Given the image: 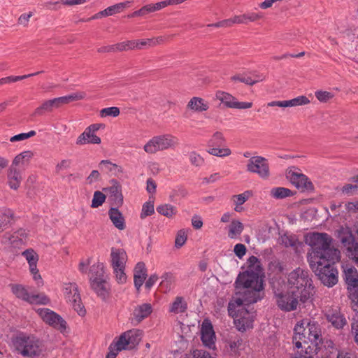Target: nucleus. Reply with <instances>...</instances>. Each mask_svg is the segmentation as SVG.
I'll return each mask as SVG.
<instances>
[{
	"mask_svg": "<svg viewBox=\"0 0 358 358\" xmlns=\"http://www.w3.org/2000/svg\"><path fill=\"white\" fill-rule=\"evenodd\" d=\"M247 269L241 273L235 282V296L229 303L228 312L235 315L236 306L256 303L262 298L263 271L258 258L251 256Z\"/></svg>",
	"mask_w": 358,
	"mask_h": 358,
	"instance_id": "1",
	"label": "nucleus"
},
{
	"mask_svg": "<svg viewBox=\"0 0 358 358\" xmlns=\"http://www.w3.org/2000/svg\"><path fill=\"white\" fill-rule=\"evenodd\" d=\"M306 243L311 248L307 256L310 266L324 260L338 262L340 259V251L331 246L332 238L326 233L316 232L306 236Z\"/></svg>",
	"mask_w": 358,
	"mask_h": 358,
	"instance_id": "2",
	"label": "nucleus"
},
{
	"mask_svg": "<svg viewBox=\"0 0 358 358\" xmlns=\"http://www.w3.org/2000/svg\"><path fill=\"white\" fill-rule=\"evenodd\" d=\"M288 289L301 295V303L306 302L313 294V286L308 270L296 268L288 275Z\"/></svg>",
	"mask_w": 358,
	"mask_h": 358,
	"instance_id": "3",
	"label": "nucleus"
},
{
	"mask_svg": "<svg viewBox=\"0 0 358 358\" xmlns=\"http://www.w3.org/2000/svg\"><path fill=\"white\" fill-rule=\"evenodd\" d=\"M17 352L24 357H38L43 351L41 341L34 336L20 334L13 341Z\"/></svg>",
	"mask_w": 358,
	"mask_h": 358,
	"instance_id": "4",
	"label": "nucleus"
},
{
	"mask_svg": "<svg viewBox=\"0 0 358 358\" xmlns=\"http://www.w3.org/2000/svg\"><path fill=\"white\" fill-rule=\"evenodd\" d=\"M310 266L321 282L327 287H333L338 282V271L334 267L336 262L324 260Z\"/></svg>",
	"mask_w": 358,
	"mask_h": 358,
	"instance_id": "5",
	"label": "nucleus"
},
{
	"mask_svg": "<svg viewBox=\"0 0 358 358\" xmlns=\"http://www.w3.org/2000/svg\"><path fill=\"white\" fill-rule=\"evenodd\" d=\"M274 299L278 307L285 312L296 310L299 302H301V295L288 288L287 290H275Z\"/></svg>",
	"mask_w": 358,
	"mask_h": 358,
	"instance_id": "6",
	"label": "nucleus"
},
{
	"mask_svg": "<svg viewBox=\"0 0 358 358\" xmlns=\"http://www.w3.org/2000/svg\"><path fill=\"white\" fill-rule=\"evenodd\" d=\"M13 293L18 298L31 304H48L50 301L48 296L44 294L29 293L28 289L21 285H15L12 286Z\"/></svg>",
	"mask_w": 358,
	"mask_h": 358,
	"instance_id": "7",
	"label": "nucleus"
},
{
	"mask_svg": "<svg viewBox=\"0 0 358 358\" xmlns=\"http://www.w3.org/2000/svg\"><path fill=\"white\" fill-rule=\"evenodd\" d=\"M64 292L66 300L78 314L80 316L85 315L86 311L81 302L78 285L76 283H66L64 286Z\"/></svg>",
	"mask_w": 358,
	"mask_h": 358,
	"instance_id": "8",
	"label": "nucleus"
},
{
	"mask_svg": "<svg viewBox=\"0 0 358 358\" xmlns=\"http://www.w3.org/2000/svg\"><path fill=\"white\" fill-rule=\"evenodd\" d=\"M247 171L257 174L262 179H267L270 176L268 159L262 156H254L248 160Z\"/></svg>",
	"mask_w": 358,
	"mask_h": 358,
	"instance_id": "9",
	"label": "nucleus"
},
{
	"mask_svg": "<svg viewBox=\"0 0 358 358\" xmlns=\"http://www.w3.org/2000/svg\"><path fill=\"white\" fill-rule=\"evenodd\" d=\"M343 272L349 298L352 301H358V271L355 267L350 266L344 269Z\"/></svg>",
	"mask_w": 358,
	"mask_h": 358,
	"instance_id": "10",
	"label": "nucleus"
},
{
	"mask_svg": "<svg viewBox=\"0 0 358 358\" xmlns=\"http://www.w3.org/2000/svg\"><path fill=\"white\" fill-rule=\"evenodd\" d=\"M38 313L45 323L61 331L66 329V322L60 315L54 311L48 308H40L38 310Z\"/></svg>",
	"mask_w": 358,
	"mask_h": 358,
	"instance_id": "11",
	"label": "nucleus"
},
{
	"mask_svg": "<svg viewBox=\"0 0 358 358\" xmlns=\"http://www.w3.org/2000/svg\"><path fill=\"white\" fill-rule=\"evenodd\" d=\"M324 317L328 322L337 329H343L348 323L344 315L337 306L326 308Z\"/></svg>",
	"mask_w": 358,
	"mask_h": 358,
	"instance_id": "12",
	"label": "nucleus"
},
{
	"mask_svg": "<svg viewBox=\"0 0 358 358\" xmlns=\"http://www.w3.org/2000/svg\"><path fill=\"white\" fill-rule=\"evenodd\" d=\"M287 178L299 189H308L312 187L308 178L296 167H292L287 171Z\"/></svg>",
	"mask_w": 358,
	"mask_h": 358,
	"instance_id": "13",
	"label": "nucleus"
},
{
	"mask_svg": "<svg viewBox=\"0 0 358 358\" xmlns=\"http://www.w3.org/2000/svg\"><path fill=\"white\" fill-rule=\"evenodd\" d=\"M215 97L226 107L230 108L247 109L252 106L251 102H239L231 94L223 91H217Z\"/></svg>",
	"mask_w": 358,
	"mask_h": 358,
	"instance_id": "14",
	"label": "nucleus"
},
{
	"mask_svg": "<svg viewBox=\"0 0 358 358\" xmlns=\"http://www.w3.org/2000/svg\"><path fill=\"white\" fill-rule=\"evenodd\" d=\"M245 305H241V306H236V313L235 315L229 314V315L234 317V323L236 326V328L238 329V331H245L247 329L252 327V320L250 318V315L249 313L246 310L245 313H244L245 315H247V317L242 315V313H243V306Z\"/></svg>",
	"mask_w": 358,
	"mask_h": 358,
	"instance_id": "15",
	"label": "nucleus"
},
{
	"mask_svg": "<svg viewBox=\"0 0 358 358\" xmlns=\"http://www.w3.org/2000/svg\"><path fill=\"white\" fill-rule=\"evenodd\" d=\"M308 322V320H303L297 322L294 327V334L293 336L292 341L297 348H302V343L308 344V327H306V324Z\"/></svg>",
	"mask_w": 358,
	"mask_h": 358,
	"instance_id": "16",
	"label": "nucleus"
},
{
	"mask_svg": "<svg viewBox=\"0 0 358 358\" xmlns=\"http://www.w3.org/2000/svg\"><path fill=\"white\" fill-rule=\"evenodd\" d=\"M201 338L203 345L209 348L215 345V335L210 322L204 320L201 329Z\"/></svg>",
	"mask_w": 358,
	"mask_h": 358,
	"instance_id": "17",
	"label": "nucleus"
},
{
	"mask_svg": "<svg viewBox=\"0 0 358 358\" xmlns=\"http://www.w3.org/2000/svg\"><path fill=\"white\" fill-rule=\"evenodd\" d=\"M92 289L102 299H106L109 293V284L106 280V278L92 279L90 281Z\"/></svg>",
	"mask_w": 358,
	"mask_h": 358,
	"instance_id": "18",
	"label": "nucleus"
},
{
	"mask_svg": "<svg viewBox=\"0 0 358 358\" xmlns=\"http://www.w3.org/2000/svg\"><path fill=\"white\" fill-rule=\"evenodd\" d=\"M111 266L114 268H125L127 255L122 248H112L110 252Z\"/></svg>",
	"mask_w": 358,
	"mask_h": 358,
	"instance_id": "19",
	"label": "nucleus"
},
{
	"mask_svg": "<svg viewBox=\"0 0 358 358\" xmlns=\"http://www.w3.org/2000/svg\"><path fill=\"white\" fill-rule=\"evenodd\" d=\"M310 103L309 99L306 96H299L290 100L285 101H273L268 103V106H278V107H294L298 106H303Z\"/></svg>",
	"mask_w": 358,
	"mask_h": 358,
	"instance_id": "20",
	"label": "nucleus"
},
{
	"mask_svg": "<svg viewBox=\"0 0 358 358\" xmlns=\"http://www.w3.org/2000/svg\"><path fill=\"white\" fill-rule=\"evenodd\" d=\"M130 4V1H125L119 3H116L113 6H109L105 10L99 12L98 13L95 14L92 17L88 18L87 20H85V22H88L91 20L97 19L101 17L105 16H110L113 15H115L116 13H120L122 10H123L125 8L128 7Z\"/></svg>",
	"mask_w": 358,
	"mask_h": 358,
	"instance_id": "21",
	"label": "nucleus"
},
{
	"mask_svg": "<svg viewBox=\"0 0 358 358\" xmlns=\"http://www.w3.org/2000/svg\"><path fill=\"white\" fill-rule=\"evenodd\" d=\"M306 327H308V343L310 342L314 345H319V343L322 341L320 324L315 321L308 320Z\"/></svg>",
	"mask_w": 358,
	"mask_h": 358,
	"instance_id": "22",
	"label": "nucleus"
},
{
	"mask_svg": "<svg viewBox=\"0 0 358 358\" xmlns=\"http://www.w3.org/2000/svg\"><path fill=\"white\" fill-rule=\"evenodd\" d=\"M64 104L62 96L44 101L34 111L36 115H42L45 112H51L55 108H58Z\"/></svg>",
	"mask_w": 358,
	"mask_h": 358,
	"instance_id": "23",
	"label": "nucleus"
},
{
	"mask_svg": "<svg viewBox=\"0 0 358 358\" xmlns=\"http://www.w3.org/2000/svg\"><path fill=\"white\" fill-rule=\"evenodd\" d=\"M113 184L106 190L109 192V199L112 201L113 205L118 207L123 203V196L122 194V189L120 185L115 180H113Z\"/></svg>",
	"mask_w": 358,
	"mask_h": 358,
	"instance_id": "24",
	"label": "nucleus"
},
{
	"mask_svg": "<svg viewBox=\"0 0 358 358\" xmlns=\"http://www.w3.org/2000/svg\"><path fill=\"white\" fill-rule=\"evenodd\" d=\"M22 180L21 171L17 167L10 166L8 171V183L11 189H17Z\"/></svg>",
	"mask_w": 358,
	"mask_h": 358,
	"instance_id": "25",
	"label": "nucleus"
},
{
	"mask_svg": "<svg viewBox=\"0 0 358 358\" xmlns=\"http://www.w3.org/2000/svg\"><path fill=\"white\" fill-rule=\"evenodd\" d=\"M152 312V308L150 303H142L137 306L133 312L134 320L137 323L141 322L145 318L148 317Z\"/></svg>",
	"mask_w": 358,
	"mask_h": 358,
	"instance_id": "26",
	"label": "nucleus"
},
{
	"mask_svg": "<svg viewBox=\"0 0 358 358\" xmlns=\"http://www.w3.org/2000/svg\"><path fill=\"white\" fill-rule=\"evenodd\" d=\"M146 268L143 262H138L134 268V285L138 290L143 285L146 278Z\"/></svg>",
	"mask_w": 358,
	"mask_h": 358,
	"instance_id": "27",
	"label": "nucleus"
},
{
	"mask_svg": "<svg viewBox=\"0 0 358 358\" xmlns=\"http://www.w3.org/2000/svg\"><path fill=\"white\" fill-rule=\"evenodd\" d=\"M100 170L110 176H118L122 173L121 166L113 163L110 160H102L99 164Z\"/></svg>",
	"mask_w": 358,
	"mask_h": 358,
	"instance_id": "28",
	"label": "nucleus"
},
{
	"mask_svg": "<svg viewBox=\"0 0 358 358\" xmlns=\"http://www.w3.org/2000/svg\"><path fill=\"white\" fill-rule=\"evenodd\" d=\"M280 241L284 246L293 248L296 252H299V248L303 245V243L299 241L295 235L284 234L280 237Z\"/></svg>",
	"mask_w": 358,
	"mask_h": 358,
	"instance_id": "29",
	"label": "nucleus"
},
{
	"mask_svg": "<svg viewBox=\"0 0 358 358\" xmlns=\"http://www.w3.org/2000/svg\"><path fill=\"white\" fill-rule=\"evenodd\" d=\"M101 143V138L97 136L94 133L85 131L78 137L76 141L77 145H85L88 143L92 144H99Z\"/></svg>",
	"mask_w": 358,
	"mask_h": 358,
	"instance_id": "30",
	"label": "nucleus"
},
{
	"mask_svg": "<svg viewBox=\"0 0 358 358\" xmlns=\"http://www.w3.org/2000/svg\"><path fill=\"white\" fill-rule=\"evenodd\" d=\"M108 215L116 228L120 230H123L125 228L124 217L117 208H111L108 210Z\"/></svg>",
	"mask_w": 358,
	"mask_h": 358,
	"instance_id": "31",
	"label": "nucleus"
},
{
	"mask_svg": "<svg viewBox=\"0 0 358 358\" xmlns=\"http://www.w3.org/2000/svg\"><path fill=\"white\" fill-rule=\"evenodd\" d=\"M127 334L124 332L122 334L117 341L114 340L109 345L110 348L114 349L116 352H120L124 350H132L128 340L126 337Z\"/></svg>",
	"mask_w": 358,
	"mask_h": 358,
	"instance_id": "32",
	"label": "nucleus"
},
{
	"mask_svg": "<svg viewBox=\"0 0 358 358\" xmlns=\"http://www.w3.org/2000/svg\"><path fill=\"white\" fill-rule=\"evenodd\" d=\"M13 217V212L10 209L6 208L0 209V233L8 227Z\"/></svg>",
	"mask_w": 358,
	"mask_h": 358,
	"instance_id": "33",
	"label": "nucleus"
},
{
	"mask_svg": "<svg viewBox=\"0 0 358 358\" xmlns=\"http://www.w3.org/2000/svg\"><path fill=\"white\" fill-rule=\"evenodd\" d=\"M22 255L26 259L29 266L30 271H36L38 256L31 248L27 249L22 252Z\"/></svg>",
	"mask_w": 358,
	"mask_h": 358,
	"instance_id": "34",
	"label": "nucleus"
},
{
	"mask_svg": "<svg viewBox=\"0 0 358 358\" xmlns=\"http://www.w3.org/2000/svg\"><path fill=\"white\" fill-rule=\"evenodd\" d=\"M187 106L190 109L196 112L206 111L209 108L207 102H206L203 99L196 96L190 99Z\"/></svg>",
	"mask_w": 358,
	"mask_h": 358,
	"instance_id": "35",
	"label": "nucleus"
},
{
	"mask_svg": "<svg viewBox=\"0 0 358 358\" xmlns=\"http://www.w3.org/2000/svg\"><path fill=\"white\" fill-rule=\"evenodd\" d=\"M156 144L158 145V148H160L161 151L169 149L174 145V138L170 135H161L154 136Z\"/></svg>",
	"mask_w": 358,
	"mask_h": 358,
	"instance_id": "36",
	"label": "nucleus"
},
{
	"mask_svg": "<svg viewBox=\"0 0 358 358\" xmlns=\"http://www.w3.org/2000/svg\"><path fill=\"white\" fill-rule=\"evenodd\" d=\"M228 236L231 239L237 238L243 232L244 226L242 222L238 220H234L228 226Z\"/></svg>",
	"mask_w": 358,
	"mask_h": 358,
	"instance_id": "37",
	"label": "nucleus"
},
{
	"mask_svg": "<svg viewBox=\"0 0 358 358\" xmlns=\"http://www.w3.org/2000/svg\"><path fill=\"white\" fill-rule=\"evenodd\" d=\"M262 15L257 13L250 12L241 15H236L234 18V24H247L249 22H255L261 18Z\"/></svg>",
	"mask_w": 358,
	"mask_h": 358,
	"instance_id": "38",
	"label": "nucleus"
},
{
	"mask_svg": "<svg viewBox=\"0 0 358 358\" xmlns=\"http://www.w3.org/2000/svg\"><path fill=\"white\" fill-rule=\"evenodd\" d=\"M315 350H322L324 349L325 350L324 355L327 357H330V355L336 350L335 345L331 340L323 339L322 338V341L319 343V345H315Z\"/></svg>",
	"mask_w": 358,
	"mask_h": 358,
	"instance_id": "39",
	"label": "nucleus"
},
{
	"mask_svg": "<svg viewBox=\"0 0 358 358\" xmlns=\"http://www.w3.org/2000/svg\"><path fill=\"white\" fill-rule=\"evenodd\" d=\"M162 281L160 282V287L164 292H169L175 282V277L171 272L164 273L162 277Z\"/></svg>",
	"mask_w": 358,
	"mask_h": 358,
	"instance_id": "40",
	"label": "nucleus"
},
{
	"mask_svg": "<svg viewBox=\"0 0 358 358\" xmlns=\"http://www.w3.org/2000/svg\"><path fill=\"white\" fill-rule=\"evenodd\" d=\"M33 153L32 152L27 150L24 151L19 155H17L13 159L11 166L13 167H17L20 166H23L28 163L29 159L32 157Z\"/></svg>",
	"mask_w": 358,
	"mask_h": 358,
	"instance_id": "41",
	"label": "nucleus"
},
{
	"mask_svg": "<svg viewBox=\"0 0 358 358\" xmlns=\"http://www.w3.org/2000/svg\"><path fill=\"white\" fill-rule=\"evenodd\" d=\"M124 333L127 334L126 337L130 346L132 349L134 348L141 340V331L139 330L133 329L125 331Z\"/></svg>",
	"mask_w": 358,
	"mask_h": 358,
	"instance_id": "42",
	"label": "nucleus"
},
{
	"mask_svg": "<svg viewBox=\"0 0 358 358\" xmlns=\"http://www.w3.org/2000/svg\"><path fill=\"white\" fill-rule=\"evenodd\" d=\"M135 48L141 49L138 41H127L115 44V49L117 51H125Z\"/></svg>",
	"mask_w": 358,
	"mask_h": 358,
	"instance_id": "43",
	"label": "nucleus"
},
{
	"mask_svg": "<svg viewBox=\"0 0 358 358\" xmlns=\"http://www.w3.org/2000/svg\"><path fill=\"white\" fill-rule=\"evenodd\" d=\"M90 273L91 274V277L90 280L92 279L103 278H105L104 271H103V265L100 263L93 264L90 268Z\"/></svg>",
	"mask_w": 358,
	"mask_h": 358,
	"instance_id": "44",
	"label": "nucleus"
},
{
	"mask_svg": "<svg viewBox=\"0 0 358 358\" xmlns=\"http://www.w3.org/2000/svg\"><path fill=\"white\" fill-rule=\"evenodd\" d=\"M187 309V303L180 296H177L173 302L170 311L174 313H184Z\"/></svg>",
	"mask_w": 358,
	"mask_h": 358,
	"instance_id": "45",
	"label": "nucleus"
},
{
	"mask_svg": "<svg viewBox=\"0 0 358 358\" xmlns=\"http://www.w3.org/2000/svg\"><path fill=\"white\" fill-rule=\"evenodd\" d=\"M271 195L275 199H284L292 195L290 189L285 187H274L271 190Z\"/></svg>",
	"mask_w": 358,
	"mask_h": 358,
	"instance_id": "46",
	"label": "nucleus"
},
{
	"mask_svg": "<svg viewBox=\"0 0 358 358\" xmlns=\"http://www.w3.org/2000/svg\"><path fill=\"white\" fill-rule=\"evenodd\" d=\"M157 211L167 217H171L177 212L176 208L170 204H164L157 206Z\"/></svg>",
	"mask_w": 358,
	"mask_h": 358,
	"instance_id": "47",
	"label": "nucleus"
},
{
	"mask_svg": "<svg viewBox=\"0 0 358 358\" xmlns=\"http://www.w3.org/2000/svg\"><path fill=\"white\" fill-rule=\"evenodd\" d=\"M225 143V138L222 133L215 132L208 142V147H220Z\"/></svg>",
	"mask_w": 358,
	"mask_h": 358,
	"instance_id": "48",
	"label": "nucleus"
},
{
	"mask_svg": "<svg viewBox=\"0 0 358 358\" xmlns=\"http://www.w3.org/2000/svg\"><path fill=\"white\" fill-rule=\"evenodd\" d=\"M187 195V191L182 187H177L173 189L170 194V199L176 202L178 199L185 197Z\"/></svg>",
	"mask_w": 358,
	"mask_h": 358,
	"instance_id": "49",
	"label": "nucleus"
},
{
	"mask_svg": "<svg viewBox=\"0 0 358 358\" xmlns=\"http://www.w3.org/2000/svg\"><path fill=\"white\" fill-rule=\"evenodd\" d=\"M207 152L214 156L224 157L231 155V150L229 148H219L217 147H209Z\"/></svg>",
	"mask_w": 358,
	"mask_h": 358,
	"instance_id": "50",
	"label": "nucleus"
},
{
	"mask_svg": "<svg viewBox=\"0 0 358 358\" xmlns=\"http://www.w3.org/2000/svg\"><path fill=\"white\" fill-rule=\"evenodd\" d=\"M105 200V194L100 191H96L93 195L91 207L94 208H98L104 203Z\"/></svg>",
	"mask_w": 358,
	"mask_h": 358,
	"instance_id": "51",
	"label": "nucleus"
},
{
	"mask_svg": "<svg viewBox=\"0 0 358 358\" xmlns=\"http://www.w3.org/2000/svg\"><path fill=\"white\" fill-rule=\"evenodd\" d=\"M85 96L86 94L84 92H78L67 96H62V98L64 104H66L73 101L82 100L85 99Z\"/></svg>",
	"mask_w": 358,
	"mask_h": 358,
	"instance_id": "52",
	"label": "nucleus"
},
{
	"mask_svg": "<svg viewBox=\"0 0 358 358\" xmlns=\"http://www.w3.org/2000/svg\"><path fill=\"white\" fill-rule=\"evenodd\" d=\"M120 114V109L117 107L113 106V107H108L105 108L101 110L100 111V115L102 117H117Z\"/></svg>",
	"mask_w": 358,
	"mask_h": 358,
	"instance_id": "53",
	"label": "nucleus"
},
{
	"mask_svg": "<svg viewBox=\"0 0 358 358\" xmlns=\"http://www.w3.org/2000/svg\"><path fill=\"white\" fill-rule=\"evenodd\" d=\"M156 141L153 138L148 141V143L144 145L143 149L145 152L148 154H154L158 151H161L160 148H158V145L156 144Z\"/></svg>",
	"mask_w": 358,
	"mask_h": 358,
	"instance_id": "54",
	"label": "nucleus"
},
{
	"mask_svg": "<svg viewBox=\"0 0 358 358\" xmlns=\"http://www.w3.org/2000/svg\"><path fill=\"white\" fill-rule=\"evenodd\" d=\"M155 212L154 205L152 202H146L142 207V211L141 213V218L144 219L145 217L151 215Z\"/></svg>",
	"mask_w": 358,
	"mask_h": 358,
	"instance_id": "55",
	"label": "nucleus"
},
{
	"mask_svg": "<svg viewBox=\"0 0 358 358\" xmlns=\"http://www.w3.org/2000/svg\"><path fill=\"white\" fill-rule=\"evenodd\" d=\"M189 158L191 164L196 166H201L204 162L203 157L196 152H191Z\"/></svg>",
	"mask_w": 358,
	"mask_h": 358,
	"instance_id": "56",
	"label": "nucleus"
},
{
	"mask_svg": "<svg viewBox=\"0 0 358 358\" xmlns=\"http://www.w3.org/2000/svg\"><path fill=\"white\" fill-rule=\"evenodd\" d=\"M36 131L34 130H31V131H29L28 133H21V134H19L12 136L10 138V141L15 142V141H24L30 137L34 136L36 135Z\"/></svg>",
	"mask_w": 358,
	"mask_h": 358,
	"instance_id": "57",
	"label": "nucleus"
},
{
	"mask_svg": "<svg viewBox=\"0 0 358 358\" xmlns=\"http://www.w3.org/2000/svg\"><path fill=\"white\" fill-rule=\"evenodd\" d=\"M231 80L234 81H240L249 85H255V82L252 81L248 73L235 75L231 77Z\"/></svg>",
	"mask_w": 358,
	"mask_h": 358,
	"instance_id": "58",
	"label": "nucleus"
},
{
	"mask_svg": "<svg viewBox=\"0 0 358 358\" xmlns=\"http://www.w3.org/2000/svg\"><path fill=\"white\" fill-rule=\"evenodd\" d=\"M125 268H114L113 271L115 275L117 281L119 283H124L127 280V275L124 273Z\"/></svg>",
	"mask_w": 358,
	"mask_h": 358,
	"instance_id": "59",
	"label": "nucleus"
},
{
	"mask_svg": "<svg viewBox=\"0 0 358 358\" xmlns=\"http://www.w3.org/2000/svg\"><path fill=\"white\" fill-rule=\"evenodd\" d=\"M187 241V235L184 230H180L176 236L175 245L177 248L182 247Z\"/></svg>",
	"mask_w": 358,
	"mask_h": 358,
	"instance_id": "60",
	"label": "nucleus"
},
{
	"mask_svg": "<svg viewBox=\"0 0 358 358\" xmlns=\"http://www.w3.org/2000/svg\"><path fill=\"white\" fill-rule=\"evenodd\" d=\"M308 348H310V346L306 348L304 351H297L293 354L290 358H314L313 353L308 350Z\"/></svg>",
	"mask_w": 358,
	"mask_h": 358,
	"instance_id": "61",
	"label": "nucleus"
},
{
	"mask_svg": "<svg viewBox=\"0 0 358 358\" xmlns=\"http://www.w3.org/2000/svg\"><path fill=\"white\" fill-rule=\"evenodd\" d=\"M250 194L249 191H245L242 194L235 195L234 197L236 199V204L237 206L243 204L248 199Z\"/></svg>",
	"mask_w": 358,
	"mask_h": 358,
	"instance_id": "62",
	"label": "nucleus"
},
{
	"mask_svg": "<svg viewBox=\"0 0 358 358\" xmlns=\"http://www.w3.org/2000/svg\"><path fill=\"white\" fill-rule=\"evenodd\" d=\"M246 250V247L242 243H237L234 248L235 255L240 259L245 255Z\"/></svg>",
	"mask_w": 358,
	"mask_h": 358,
	"instance_id": "63",
	"label": "nucleus"
},
{
	"mask_svg": "<svg viewBox=\"0 0 358 358\" xmlns=\"http://www.w3.org/2000/svg\"><path fill=\"white\" fill-rule=\"evenodd\" d=\"M193 358H213L208 352L203 350H195L192 352Z\"/></svg>",
	"mask_w": 358,
	"mask_h": 358,
	"instance_id": "64",
	"label": "nucleus"
}]
</instances>
